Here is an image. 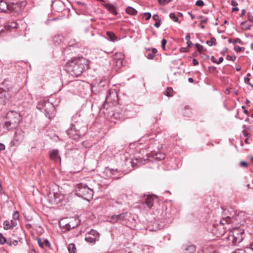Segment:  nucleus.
Returning a JSON list of instances; mask_svg holds the SVG:
<instances>
[{
	"instance_id": "nucleus-1",
	"label": "nucleus",
	"mask_w": 253,
	"mask_h": 253,
	"mask_svg": "<svg viewBox=\"0 0 253 253\" xmlns=\"http://www.w3.org/2000/svg\"><path fill=\"white\" fill-rule=\"evenodd\" d=\"M85 59L83 58L74 59L67 63V68L70 74L74 77L80 76L85 68Z\"/></svg>"
},
{
	"instance_id": "nucleus-2",
	"label": "nucleus",
	"mask_w": 253,
	"mask_h": 253,
	"mask_svg": "<svg viewBox=\"0 0 253 253\" xmlns=\"http://www.w3.org/2000/svg\"><path fill=\"white\" fill-rule=\"evenodd\" d=\"M239 215H237L235 216H232L230 217L229 216H227L225 217H222L219 221V223H216L213 225V228L212 229L213 233L217 236L220 237L223 235L225 233V227L224 225L225 224H229L234 223L235 221L238 220Z\"/></svg>"
},
{
	"instance_id": "nucleus-3",
	"label": "nucleus",
	"mask_w": 253,
	"mask_h": 253,
	"mask_svg": "<svg viewBox=\"0 0 253 253\" xmlns=\"http://www.w3.org/2000/svg\"><path fill=\"white\" fill-rule=\"evenodd\" d=\"M76 195L85 200L90 201L93 197V191L84 183H80L76 185Z\"/></svg>"
},
{
	"instance_id": "nucleus-4",
	"label": "nucleus",
	"mask_w": 253,
	"mask_h": 253,
	"mask_svg": "<svg viewBox=\"0 0 253 253\" xmlns=\"http://www.w3.org/2000/svg\"><path fill=\"white\" fill-rule=\"evenodd\" d=\"M7 116L8 121L4 123L3 127L8 130L16 128L21 120L20 115L16 112L11 111L7 113Z\"/></svg>"
},
{
	"instance_id": "nucleus-5",
	"label": "nucleus",
	"mask_w": 253,
	"mask_h": 253,
	"mask_svg": "<svg viewBox=\"0 0 253 253\" xmlns=\"http://www.w3.org/2000/svg\"><path fill=\"white\" fill-rule=\"evenodd\" d=\"M245 230L241 227L233 228L228 235V240L236 245L241 243L244 239Z\"/></svg>"
},
{
	"instance_id": "nucleus-6",
	"label": "nucleus",
	"mask_w": 253,
	"mask_h": 253,
	"mask_svg": "<svg viewBox=\"0 0 253 253\" xmlns=\"http://www.w3.org/2000/svg\"><path fill=\"white\" fill-rule=\"evenodd\" d=\"M118 94L116 91L115 89H110L108 91V94L102 106L106 108L107 104H109L110 106H113L118 103Z\"/></svg>"
},
{
	"instance_id": "nucleus-7",
	"label": "nucleus",
	"mask_w": 253,
	"mask_h": 253,
	"mask_svg": "<svg viewBox=\"0 0 253 253\" xmlns=\"http://www.w3.org/2000/svg\"><path fill=\"white\" fill-rule=\"evenodd\" d=\"M37 108L41 111H44L46 116L50 115L53 114L55 108L54 106L49 102H45L44 101H40L37 105Z\"/></svg>"
},
{
	"instance_id": "nucleus-8",
	"label": "nucleus",
	"mask_w": 253,
	"mask_h": 253,
	"mask_svg": "<svg viewBox=\"0 0 253 253\" xmlns=\"http://www.w3.org/2000/svg\"><path fill=\"white\" fill-rule=\"evenodd\" d=\"M100 238L99 233L95 230L91 229L85 234V241L89 243H95Z\"/></svg>"
},
{
	"instance_id": "nucleus-9",
	"label": "nucleus",
	"mask_w": 253,
	"mask_h": 253,
	"mask_svg": "<svg viewBox=\"0 0 253 253\" xmlns=\"http://www.w3.org/2000/svg\"><path fill=\"white\" fill-rule=\"evenodd\" d=\"M24 138V132L20 128L16 129L12 142L14 145H18L22 142Z\"/></svg>"
},
{
	"instance_id": "nucleus-10",
	"label": "nucleus",
	"mask_w": 253,
	"mask_h": 253,
	"mask_svg": "<svg viewBox=\"0 0 253 253\" xmlns=\"http://www.w3.org/2000/svg\"><path fill=\"white\" fill-rule=\"evenodd\" d=\"M80 127L78 126V124H73L71 125L70 127L66 131L68 135L70 137H73V139H76L79 135Z\"/></svg>"
},
{
	"instance_id": "nucleus-11",
	"label": "nucleus",
	"mask_w": 253,
	"mask_h": 253,
	"mask_svg": "<svg viewBox=\"0 0 253 253\" xmlns=\"http://www.w3.org/2000/svg\"><path fill=\"white\" fill-rule=\"evenodd\" d=\"M105 83V81L100 80L99 82L94 81L92 84V88L94 89L95 91L98 92L101 91L102 90Z\"/></svg>"
},
{
	"instance_id": "nucleus-12",
	"label": "nucleus",
	"mask_w": 253,
	"mask_h": 253,
	"mask_svg": "<svg viewBox=\"0 0 253 253\" xmlns=\"http://www.w3.org/2000/svg\"><path fill=\"white\" fill-rule=\"evenodd\" d=\"M157 197L154 194L148 195L145 200V204L149 209L152 208L154 206V200Z\"/></svg>"
},
{
	"instance_id": "nucleus-13",
	"label": "nucleus",
	"mask_w": 253,
	"mask_h": 253,
	"mask_svg": "<svg viewBox=\"0 0 253 253\" xmlns=\"http://www.w3.org/2000/svg\"><path fill=\"white\" fill-rule=\"evenodd\" d=\"M49 157L50 159L54 162L61 161V158L59 156V151L58 149H53L49 152Z\"/></svg>"
},
{
	"instance_id": "nucleus-14",
	"label": "nucleus",
	"mask_w": 253,
	"mask_h": 253,
	"mask_svg": "<svg viewBox=\"0 0 253 253\" xmlns=\"http://www.w3.org/2000/svg\"><path fill=\"white\" fill-rule=\"evenodd\" d=\"M80 224V222L78 219L73 218L68 223L65 225L66 229L70 230L74 229Z\"/></svg>"
},
{
	"instance_id": "nucleus-15",
	"label": "nucleus",
	"mask_w": 253,
	"mask_h": 253,
	"mask_svg": "<svg viewBox=\"0 0 253 253\" xmlns=\"http://www.w3.org/2000/svg\"><path fill=\"white\" fill-rule=\"evenodd\" d=\"M127 217V212H125L118 215H113L111 216V219L114 221H119L121 220H126Z\"/></svg>"
},
{
	"instance_id": "nucleus-16",
	"label": "nucleus",
	"mask_w": 253,
	"mask_h": 253,
	"mask_svg": "<svg viewBox=\"0 0 253 253\" xmlns=\"http://www.w3.org/2000/svg\"><path fill=\"white\" fill-rule=\"evenodd\" d=\"M11 5L6 2V1H0V11L7 12V10L10 9Z\"/></svg>"
},
{
	"instance_id": "nucleus-17",
	"label": "nucleus",
	"mask_w": 253,
	"mask_h": 253,
	"mask_svg": "<svg viewBox=\"0 0 253 253\" xmlns=\"http://www.w3.org/2000/svg\"><path fill=\"white\" fill-rule=\"evenodd\" d=\"M105 7L106 9H108V11H110L111 13L113 14L116 15H117L118 13L117 12V10L115 7V6L110 4V3H106L104 4Z\"/></svg>"
},
{
	"instance_id": "nucleus-18",
	"label": "nucleus",
	"mask_w": 253,
	"mask_h": 253,
	"mask_svg": "<svg viewBox=\"0 0 253 253\" xmlns=\"http://www.w3.org/2000/svg\"><path fill=\"white\" fill-rule=\"evenodd\" d=\"M18 24L16 22H11L4 26V30L6 31H10L12 29H15L18 28Z\"/></svg>"
},
{
	"instance_id": "nucleus-19",
	"label": "nucleus",
	"mask_w": 253,
	"mask_h": 253,
	"mask_svg": "<svg viewBox=\"0 0 253 253\" xmlns=\"http://www.w3.org/2000/svg\"><path fill=\"white\" fill-rule=\"evenodd\" d=\"M146 50L149 51V53L146 55L147 58L151 60L153 59L154 58L155 54L157 52V49L153 48H152L151 51H150L149 48L147 49Z\"/></svg>"
},
{
	"instance_id": "nucleus-20",
	"label": "nucleus",
	"mask_w": 253,
	"mask_h": 253,
	"mask_svg": "<svg viewBox=\"0 0 253 253\" xmlns=\"http://www.w3.org/2000/svg\"><path fill=\"white\" fill-rule=\"evenodd\" d=\"M196 251V247L194 245H189L185 247L184 253H194Z\"/></svg>"
},
{
	"instance_id": "nucleus-21",
	"label": "nucleus",
	"mask_w": 253,
	"mask_h": 253,
	"mask_svg": "<svg viewBox=\"0 0 253 253\" xmlns=\"http://www.w3.org/2000/svg\"><path fill=\"white\" fill-rule=\"evenodd\" d=\"M145 160H143L142 158L139 157V158H135L132 160L131 162V165L133 167L137 165L138 163H141L143 164V161L145 162Z\"/></svg>"
},
{
	"instance_id": "nucleus-22",
	"label": "nucleus",
	"mask_w": 253,
	"mask_h": 253,
	"mask_svg": "<svg viewBox=\"0 0 253 253\" xmlns=\"http://www.w3.org/2000/svg\"><path fill=\"white\" fill-rule=\"evenodd\" d=\"M114 59L115 60H117V62H120L121 64H122L123 60L124 59V55L121 52L117 53L114 55Z\"/></svg>"
},
{
	"instance_id": "nucleus-23",
	"label": "nucleus",
	"mask_w": 253,
	"mask_h": 253,
	"mask_svg": "<svg viewBox=\"0 0 253 253\" xmlns=\"http://www.w3.org/2000/svg\"><path fill=\"white\" fill-rule=\"evenodd\" d=\"M126 12L130 15H136L137 13V10L131 6H128L126 9Z\"/></svg>"
},
{
	"instance_id": "nucleus-24",
	"label": "nucleus",
	"mask_w": 253,
	"mask_h": 253,
	"mask_svg": "<svg viewBox=\"0 0 253 253\" xmlns=\"http://www.w3.org/2000/svg\"><path fill=\"white\" fill-rule=\"evenodd\" d=\"M200 253H217L216 252V251L211 247H205Z\"/></svg>"
},
{
	"instance_id": "nucleus-25",
	"label": "nucleus",
	"mask_w": 253,
	"mask_h": 253,
	"mask_svg": "<svg viewBox=\"0 0 253 253\" xmlns=\"http://www.w3.org/2000/svg\"><path fill=\"white\" fill-rule=\"evenodd\" d=\"M106 34H107V39H108L110 41H111L112 42H114L117 39V37L115 36V35L113 32L108 31L107 32Z\"/></svg>"
},
{
	"instance_id": "nucleus-26",
	"label": "nucleus",
	"mask_w": 253,
	"mask_h": 253,
	"mask_svg": "<svg viewBox=\"0 0 253 253\" xmlns=\"http://www.w3.org/2000/svg\"><path fill=\"white\" fill-rule=\"evenodd\" d=\"M14 227L11 224L9 221L6 220L3 223V228L5 230H9L13 228Z\"/></svg>"
},
{
	"instance_id": "nucleus-27",
	"label": "nucleus",
	"mask_w": 253,
	"mask_h": 253,
	"mask_svg": "<svg viewBox=\"0 0 253 253\" xmlns=\"http://www.w3.org/2000/svg\"><path fill=\"white\" fill-rule=\"evenodd\" d=\"M114 115L116 118L123 119L125 116V111H122V112L120 113L119 112H116L114 113Z\"/></svg>"
},
{
	"instance_id": "nucleus-28",
	"label": "nucleus",
	"mask_w": 253,
	"mask_h": 253,
	"mask_svg": "<svg viewBox=\"0 0 253 253\" xmlns=\"http://www.w3.org/2000/svg\"><path fill=\"white\" fill-rule=\"evenodd\" d=\"M68 249L70 253H75L76 249L75 244H70Z\"/></svg>"
},
{
	"instance_id": "nucleus-29",
	"label": "nucleus",
	"mask_w": 253,
	"mask_h": 253,
	"mask_svg": "<svg viewBox=\"0 0 253 253\" xmlns=\"http://www.w3.org/2000/svg\"><path fill=\"white\" fill-rule=\"evenodd\" d=\"M173 89L171 87H168L165 94L168 97H172Z\"/></svg>"
},
{
	"instance_id": "nucleus-30",
	"label": "nucleus",
	"mask_w": 253,
	"mask_h": 253,
	"mask_svg": "<svg viewBox=\"0 0 253 253\" xmlns=\"http://www.w3.org/2000/svg\"><path fill=\"white\" fill-rule=\"evenodd\" d=\"M206 43L209 46L215 45H216V39L214 37H212L211 39V40L207 41L206 42Z\"/></svg>"
},
{
	"instance_id": "nucleus-31",
	"label": "nucleus",
	"mask_w": 253,
	"mask_h": 253,
	"mask_svg": "<svg viewBox=\"0 0 253 253\" xmlns=\"http://www.w3.org/2000/svg\"><path fill=\"white\" fill-rule=\"evenodd\" d=\"M165 158V154L163 153H158L155 156V159L158 161H161L164 159Z\"/></svg>"
},
{
	"instance_id": "nucleus-32",
	"label": "nucleus",
	"mask_w": 253,
	"mask_h": 253,
	"mask_svg": "<svg viewBox=\"0 0 253 253\" xmlns=\"http://www.w3.org/2000/svg\"><path fill=\"white\" fill-rule=\"evenodd\" d=\"M170 18L174 22H178V18L174 13H170L169 14Z\"/></svg>"
},
{
	"instance_id": "nucleus-33",
	"label": "nucleus",
	"mask_w": 253,
	"mask_h": 253,
	"mask_svg": "<svg viewBox=\"0 0 253 253\" xmlns=\"http://www.w3.org/2000/svg\"><path fill=\"white\" fill-rule=\"evenodd\" d=\"M184 114L188 117H190L192 115V113L191 109H190L188 106L185 107V112Z\"/></svg>"
},
{
	"instance_id": "nucleus-34",
	"label": "nucleus",
	"mask_w": 253,
	"mask_h": 253,
	"mask_svg": "<svg viewBox=\"0 0 253 253\" xmlns=\"http://www.w3.org/2000/svg\"><path fill=\"white\" fill-rule=\"evenodd\" d=\"M242 28L245 30H248L250 29L251 26L247 24V22H242L241 24Z\"/></svg>"
},
{
	"instance_id": "nucleus-35",
	"label": "nucleus",
	"mask_w": 253,
	"mask_h": 253,
	"mask_svg": "<svg viewBox=\"0 0 253 253\" xmlns=\"http://www.w3.org/2000/svg\"><path fill=\"white\" fill-rule=\"evenodd\" d=\"M195 45L197 48V51L200 53H202L204 48L203 46L199 43H196Z\"/></svg>"
},
{
	"instance_id": "nucleus-36",
	"label": "nucleus",
	"mask_w": 253,
	"mask_h": 253,
	"mask_svg": "<svg viewBox=\"0 0 253 253\" xmlns=\"http://www.w3.org/2000/svg\"><path fill=\"white\" fill-rule=\"evenodd\" d=\"M234 50L237 52H243L245 50V47H240L239 46L236 45L234 47Z\"/></svg>"
},
{
	"instance_id": "nucleus-37",
	"label": "nucleus",
	"mask_w": 253,
	"mask_h": 253,
	"mask_svg": "<svg viewBox=\"0 0 253 253\" xmlns=\"http://www.w3.org/2000/svg\"><path fill=\"white\" fill-rule=\"evenodd\" d=\"M6 240L4 237L3 236L2 234L0 233V244L3 245L6 243Z\"/></svg>"
},
{
	"instance_id": "nucleus-38",
	"label": "nucleus",
	"mask_w": 253,
	"mask_h": 253,
	"mask_svg": "<svg viewBox=\"0 0 253 253\" xmlns=\"http://www.w3.org/2000/svg\"><path fill=\"white\" fill-rule=\"evenodd\" d=\"M229 42H232L233 44H236L237 43H241V41L240 39L239 38H236L235 39H234L233 41L231 39H229Z\"/></svg>"
},
{
	"instance_id": "nucleus-39",
	"label": "nucleus",
	"mask_w": 253,
	"mask_h": 253,
	"mask_svg": "<svg viewBox=\"0 0 253 253\" xmlns=\"http://www.w3.org/2000/svg\"><path fill=\"white\" fill-rule=\"evenodd\" d=\"M19 218V214L18 211H15L13 214L12 218L17 220Z\"/></svg>"
},
{
	"instance_id": "nucleus-40",
	"label": "nucleus",
	"mask_w": 253,
	"mask_h": 253,
	"mask_svg": "<svg viewBox=\"0 0 253 253\" xmlns=\"http://www.w3.org/2000/svg\"><path fill=\"white\" fill-rule=\"evenodd\" d=\"M144 16L146 20H148L151 17V14L150 12H145L144 13Z\"/></svg>"
},
{
	"instance_id": "nucleus-41",
	"label": "nucleus",
	"mask_w": 253,
	"mask_h": 253,
	"mask_svg": "<svg viewBox=\"0 0 253 253\" xmlns=\"http://www.w3.org/2000/svg\"><path fill=\"white\" fill-rule=\"evenodd\" d=\"M248 21L253 23V13H249L248 14Z\"/></svg>"
},
{
	"instance_id": "nucleus-42",
	"label": "nucleus",
	"mask_w": 253,
	"mask_h": 253,
	"mask_svg": "<svg viewBox=\"0 0 253 253\" xmlns=\"http://www.w3.org/2000/svg\"><path fill=\"white\" fill-rule=\"evenodd\" d=\"M167 40L165 39H163L161 42L162 47L164 50H166V44L167 43Z\"/></svg>"
},
{
	"instance_id": "nucleus-43",
	"label": "nucleus",
	"mask_w": 253,
	"mask_h": 253,
	"mask_svg": "<svg viewBox=\"0 0 253 253\" xmlns=\"http://www.w3.org/2000/svg\"><path fill=\"white\" fill-rule=\"evenodd\" d=\"M232 253H246V251H245L243 249H238L235 250Z\"/></svg>"
},
{
	"instance_id": "nucleus-44",
	"label": "nucleus",
	"mask_w": 253,
	"mask_h": 253,
	"mask_svg": "<svg viewBox=\"0 0 253 253\" xmlns=\"http://www.w3.org/2000/svg\"><path fill=\"white\" fill-rule=\"evenodd\" d=\"M38 244H39V246L41 248H43V247H44V244H43L42 239L38 238Z\"/></svg>"
},
{
	"instance_id": "nucleus-45",
	"label": "nucleus",
	"mask_w": 253,
	"mask_h": 253,
	"mask_svg": "<svg viewBox=\"0 0 253 253\" xmlns=\"http://www.w3.org/2000/svg\"><path fill=\"white\" fill-rule=\"evenodd\" d=\"M250 79L248 77H246L244 79V82L246 84H250L252 87H253V84L250 83Z\"/></svg>"
},
{
	"instance_id": "nucleus-46",
	"label": "nucleus",
	"mask_w": 253,
	"mask_h": 253,
	"mask_svg": "<svg viewBox=\"0 0 253 253\" xmlns=\"http://www.w3.org/2000/svg\"><path fill=\"white\" fill-rule=\"evenodd\" d=\"M10 222L11 223V224L14 227H15L17 225V220H15V219H14L13 218L10 221Z\"/></svg>"
},
{
	"instance_id": "nucleus-47",
	"label": "nucleus",
	"mask_w": 253,
	"mask_h": 253,
	"mask_svg": "<svg viewBox=\"0 0 253 253\" xmlns=\"http://www.w3.org/2000/svg\"><path fill=\"white\" fill-rule=\"evenodd\" d=\"M196 5L198 6L202 7L204 5V1H196Z\"/></svg>"
},
{
	"instance_id": "nucleus-48",
	"label": "nucleus",
	"mask_w": 253,
	"mask_h": 253,
	"mask_svg": "<svg viewBox=\"0 0 253 253\" xmlns=\"http://www.w3.org/2000/svg\"><path fill=\"white\" fill-rule=\"evenodd\" d=\"M226 59L228 60H232L234 61L236 59V56H230V55H227L226 57Z\"/></svg>"
},
{
	"instance_id": "nucleus-49",
	"label": "nucleus",
	"mask_w": 253,
	"mask_h": 253,
	"mask_svg": "<svg viewBox=\"0 0 253 253\" xmlns=\"http://www.w3.org/2000/svg\"><path fill=\"white\" fill-rule=\"evenodd\" d=\"M153 19L156 21L161 20V19L159 18V16L158 14H154L153 16Z\"/></svg>"
},
{
	"instance_id": "nucleus-50",
	"label": "nucleus",
	"mask_w": 253,
	"mask_h": 253,
	"mask_svg": "<svg viewBox=\"0 0 253 253\" xmlns=\"http://www.w3.org/2000/svg\"><path fill=\"white\" fill-rule=\"evenodd\" d=\"M240 165L242 167L247 168L248 167V164L246 162L241 161L240 163Z\"/></svg>"
},
{
	"instance_id": "nucleus-51",
	"label": "nucleus",
	"mask_w": 253,
	"mask_h": 253,
	"mask_svg": "<svg viewBox=\"0 0 253 253\" xmlns=\"http://www.w3.org/2000/svg\"><path fill=\"white\" fill-rule=\"evenodd\" d=\"M43 242L46 247H49L50 246V244L47 239H44Z\"/></svg>"
},
{
	"instance_id": "nucleus-52",
	"label": "nucleus",
	"mask_w": 253,
	"mask_h": 253,
	"mask_svg": "<svg viewBox=\"0 0 253 253\" xmlns=\"http://www.w3.org/2000/svg\"><path fill=\"white\" fill-rule=\"evenodd\" d=\"M161 20L156 21V23L154 24V26L157 28H159L161 26Z\"/></svg>"
},
{
	"instance_id": "nucleus-53",
	"label": "nucleus",
	"mask_w": 253,
	"mask_h": 253,
	"mask_svg": "<svg viewBox=\"0 0 253 253\" xmlns=\"http://www.w3.org/2000/svg\"><path fill=\"white\" fill-rule=\"evenodd\" d=\"M192 63L194 66H196L199 64V62L196 59L194 58L192 61Z\"/></svg>"
},
{
	"instance_id": "nucleus-54",
	"label": "nucleus",
	"mask_w": 253,
	"mask_h": 253,
	"mask_svg": "<svg viewBox=\"0 0 253 253\" xmlns=\"http://www.w3.org/2000/svg\"><path fill=\"white\" fill-rule=\"evenodd\" d=\"M161 5H165L168 4L170 1H158Z\"/></svg>"
},
{
	"instance_id": "nucleus-55",
	"label": "nucleus",
	"mask_w": 253,
	"mask_h": 253,
	"mask_svg": "<svg viewBox=\"0 0 253 253\" xmlns=\"http://www.w3.org/2000/svg\"><path fill=\"white\" fill-rule=\"evenodd\" d=\"M242 109H244V113H245V114H246L248 116H249V112H248V111L247 109H246L245 107V106H243L242 107Z\"/></svg>"
},
{
	"instance_id": "nucleus-56",
	"label": "nucleus",
	"mask_w": 253,
	"mask_h": 253,
	"mask_svg": "<svg viewBox=\"0 0 253 253\" xmlns=\"http://www.w3.org/2000/svg\"><path fill=\"white\" fill-rule=\"evenodd\" d=\"M180 51L181 52H187L188 51V50L187 49H186V48H184V47H181L180 49Z\"/></svg>"
},
{
	"instance_id": "nucleus-57",
	"label": "nucleus",
	"mask_w": 253,
	"mask_h": 253,
	"mask_svg": "<svg viewBox=\"0 0 253 253\" xmlns=\"http://www.w3.org/2000/svg\"><path fill=\"white\" fill-rule=\"evenodd\" d=\"M209 21L208 18H205L201 20L202 23H207Z\"/></svg>"
},
{
	"instance_id": "nucleus-58",
	"label": "nucleus",
	"mask_w": 253,
	"mask_h": 253,
	"mask_svg": "<svg viewBox=\"0 0 253 253\" xmlns=\"http://www.w3.org/2000/svg\"><path fill=\"white\" fill-rule=\"evenodd\" d=\"M5 149V146L4 144L0 143V152Z\"/></svg>"
},
{
	"instance_id": "nucleus-59",
	"label": "nucleus",
	"mask_w": 253,
	"mask_h": 253,
	"mask_svg": "<svg viewBox=\"0 0 253 253\" xmlns=\"http://www.w3.org/2000/svg\"><path fill=\"white\" fill-rule=\"evenodd\" d=\"M223 61V58L222 57H221L219 58V60L218 61H217L216 62V64H220L221 63H222Z\"/></svg>"
},
{
	"instance_id": "nucleus-60",
	"label": "nucleus",
	"mask_w": 253,
	"mask_h": 253,
	"mask_svg": "<svg viewBox=\"0 0 253 253\" xmlns=\"http://www.w3.org/2000/svg\"><path fill=\"white\" fill-rule=\"evenodd\" d=\"M6 243L8 245L10 246L12 245V241L11 240H6Z\"/></svg>"
},
{
	"instance_id": "nucleus-61",
	"label": "nucleus",
	"mask_w": 253,
	"mask_h": 253,
	"mask_svg": "<svg viewBox=\"0 0 253 253\" xmlns=\"http://www.w3.org/2000/svg\"><path fill=\"white\" fill-rule=\"evenodd\" d=\"M76 2L79 5H85V4L82 1H76Z\"/></svg>"
},
{
	"instance_id": "nucleus-62",
	"label": "nucleus",
	"mask_w": 253,
	"mask_h": 253,
	"mask_svg": "<svg viewBox=\"0 0 253 253\" xmlns=\"http://www.w3.org/2000/svg\"><path fill=\"white\" fill-rule=\"evenodd\" d=\"M187 44L188 47H190L193 45V43L190 41H187Z\"/></svg>"
},
{
	"instance_id": "nucleus-63",
	"label": "nucleus",
	"mask_w": 253,
	"mask_h": 253,
	"mask_svg": "<svg viewBox=\"0 0 253 253\" xmlns=\"http://www.w3.org/2000/svg\"><path fill=\"white\" fill-rule=\"evenodd\" d=\"M110 170V172L112 174H115V172L118 171V169H111Z\"/></svg>"
},
{
	"instance_id": "nucleus-64",
	"label": "nucleus",
	"mask_w": 253,
	"mask_h": 253,
	"mask_svg": "<svg viewBox=\"0 0 253 253\" xmlns=\"http://www.w3.org/2000/svg\"><path fill=\"white\" fill-rule=\"evenodd\" d=\"M211 61L214 63H216L217 60L214 56H211Z\"/></svg>"
}]
</instances>
